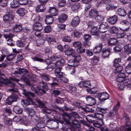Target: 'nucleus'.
<instances>
[{
	"instance_id": "obj_45",
	"label": "nucleus",
	"mask_w": 131,
	"mask_h": 131,
	"mask_svg": "<svg viewBox=\"0 0 131 131\" xmlns=\"http://www.w3.org/2000/svg\"><path fill=\"white\" fill-rule=\"evenodd\" d=\"M16 56V55L15 53L9 54L6 56V59L8 61H10L15 58Z\"/></svg>"
},
{
	"instance_id": "obj_36",
	"label": "nucleus",
	"mask_w": 131,
	"mask_h": 131,
	"mask_svg": "<svg viewBox=\"0 0 131 131\" xmlns=\"http://www.w3.org/2000/svg\"><path fill=\"white\" fill-rule=\"evenodd\" d=\"M26 12V10L24 8H21L18 9L16 11L17 13L21 16H24Z\"/></svg>"
},
{
	"instance_id": "obj_13",
	"label": "nucleus",
	"mask_w": 131,
	"mask_h": 131,
	"mask_svg": "<svg viewBox=\"0 0 131 131\" xmlns=\"http://www.w3.org/2000/svg\"><path fill=\"white\" fill-rule=\"evenodd\" d=\"M118 17L116 15H114L109 17L107 19L108 22L111 25H114L117 22Z\"/></svg>"
},
{
	"instance_id": "obj_2",
	"label": "nucleus",
	"mask_w": 131,
	"mask_h": 131,
	"mask_svg": "<svg viewBox=\"0 0 131 131\" xmlns=\"http://www.w3.org/2000/svg\"><path fill=\"white\" fill-rule=\"evenodd\" d=\"M22 93L28 98L27 100H21L22 102L24 104L29 105L32 103L31 100L29 97H35V96L34 94L31 92L27 91L25 89H22Z\"/></svg>"
},
{
	"instance_id": "obj_31",
	"label": "nucleus",
	"mask_w": 131,
	"mask_h": 131,
	"mask_svg": "<svg viewBox=\"0 0 131 131\" xmlns=\"http://www.w3.org/2000/svg\"><path fill=\"white\" fill-rule=\"evenodd\" d=\"M22 29V26L20 24L16 25L13 28V30L16 32H20Z\"/></svg>"
},
{
	"instance_id": "obj_49",
	"label": "nucleus",
	"mask_w": 131,
	"mask_h": 131,
	"mask_svg": "<svg viewBox=\"0 0 131 131\" xmlns=\"http://www.w3.org/2000/svg\"><path fill=\"white\" fill-rule=\"evenodd\" d=\"M4 123L8 126H9L12 124V121L9 118L6 117L4 119Z\"/></svg>"
},
{
	"instance_id": "obj_61",
	"label": "nucleus",
	"mask_w": 131,
	"mask_h": 131,
	"mask_svg": "<svg viewBox=\"0 0 131 131\" xmlns=\"http://www.w3.org/2000/svg\"><path fill=\"white\" fill-rule=\"evenodd\" d=\"M17 46L20 47H22L24 46V44L21 40H17L16 41Z\"/></svg>"
},
{
	"instance_id": "obj_14",
	"label": "nucleus",
	"mask_w": 131,
	"mask_h": 131,
	"mask_svg": "<svg viewBox=\"0 0 131 131\" xmlns=\"http://www.w3.org/2000/svg\"><path fill=\"white\" fill-rule=\"evenodd\" d=\"M85 98L89 104L88 105H89L91 106L95 104L96 103L95 99L89 96H88Z\"/></svg>"
},
{
	"instance_id": "obj_21",
	"label": "nucleus",
	"mask_w": 131,
	"mask_h": 131,
	"mask_svg": "<svg viewBox=\"0 0 131 131\" xmlns=\"http://www.w3.org/2000/svg\"><path fill=\"white\" fill-rule=\"evenodd\" d=\"M49 12L51 15L53 16H55L58 14V11L53 7H51L49 8Z\"/></svg>"
},
{
	"instance_id": "obj_63",
	"label": "nucleus",
	"mask_w": 131,
	"mask_h": 131,
	"mask_svg": "<svg viewBox=\"0 0 131 131\" xmlns=\"http://www.w3.org/2000/svg\"><path fill=\"white\" fill-rule=\"evenodd\" d=\"M72 45L75 47H78L81 46V43L80 41H75L73 42Z\"/></svg>"
},
{
	"instance_id": "obj_38",
	"label": "nucleus",
	"mask_w": 131,
	"mask_h": 131,
	"mask_svg": "<svg viewBox=\"0 0 131 131\" xmlns=\"http://www.w3.org/2000/svg\"><path fill=\"white\" fill-rule=\"evenodd\" d=\"M80 4L79 3H76L73 4L71 7L72 10L74 12L77 11L79 8Z\"/></svg>"
},
{
	"instance_id": "obj_1",
	"label": "nucleus",
	"mask_w": 131,
	"mask_h": 131,
	"mask_svg": "<svg viewBox=\"0 0 131 131\" xmlns=\"http://www.w3.org/2000/svg\"><path fill=\"white\" fill-rule=\"evenodd\" d=\"M14 74L15 76L17 77H19V75H21L23 76L21 78V80L25 81L27 85L32 86V84L30 83V81L27 78H30V76L28 71L26 69H22L19 70V71H15Z\"/></svg>"
},
{
	"instance_id": "obj_8",
	"label": "nucleus",
	"mask_w": 131,
	"mask_h": 131,
	"mask_svg": "<svg viewBox=\"0 0 131 131\" xmlns=\"http://www.w3.org/2000/svg\"><path fill=\"white\" fill-rule=\"evenodd\" d=\"M14 17V15L12 14H6L4 16L3 20L9 24L13 20Z\"/></svg>"
},
{
	"instance_id": "obj_39",
	"label": "nucleus",
	"mask_w": 131,
	"mask_h": 131,
	"mask_svg": "<svg viewBox=\"0 0 131 131\" xmlns=\"http://www.w3.org/2000/svg\"><path fill=\"white\" fill-rule=\"evenodd\" d=\"M56 63L57 66L59 67H61L63 66L65 63L64 60L63 59H62L58 61H57Z\"/></svg>"
},
{
	"instance_id": "obj_60",
	"label": "nucleus",
	"mask_w": 131,
	"mask_h": 131,
	"mask_svg": "<svg viewBox=\"0 0 131 131\" xmlns=\"http://www.w3.org/2000/svg\"><path fill=\"white\" fill-rule=\"evenodd\" d=\"M99 57L94 56L92 59V61L93 62V64H95L99 61Z\"/></svg>"
},
{
	"instance_id": "obj_32",
	"label": "nucleus",
	"mask_w": 131,
	"mask_h": 131,
	"mask_svg": "<svg viewBox=\"0 0 131 131\" xmlns=\"http://www.w3.org/2000/svg\"><path fill=\"white\" fill-rule=\"evenodd\" d=\"M19 6L18 1L16 0H13L10 3V7L11 8H15Z\"/></svg>"
},
{
	"instance_id": "obj_43",
	"label": "nucleus",
	"mask_w": 131,
	"mask_h": 131,
	"mask_svg": "<svg viewBox=\"0 0 131 131\" xmlns=\"http://www.w3.org/2000/svg\"><path fill=\"white\" fill-rule=\"evenodd\" d=\"M116 112L114 110H111L110 112V113L108 115V116L109 117L113 118L116 117Z\"/></svg>"
},
{
	"instance_id": "obj_46",
	"label": "nucleus",
	"mask_w": 131,
	"mask_h": 131,
	"mask_svg": "<svg viewBox=\"0 0 131 131\" xmlns=\"http://www.w3.org/2000/svg\"><path fill=\"white\" fill-rule=\"evenodd\" d=\"M66 25L64 24H60L58 25L57 27V30L60 31L62 30H63L65 29Z\"/></svg>"
},
{
	"instance_id": "obj_56",
	"label": "nucleus",
	"mask_w": 131,
	"mask_h": 131,
	"mask_svg": "<svg viewBox=\"0 0 131 131\" xmlns=\"http://www.w3.org/2000/svg\"><path fill=\"white\" fill-rule=\"evenodd\" d=\"M66 4L65 0H59L58 5L59 7L64 6Z\"/></svg>"
},
{
	"instance_id": "obj_7",
	"label": "nucleus",
	"mask_w": 131,
	"mask_h": 131,
	"mask_svg": "<svg viewBox=\"0 0 131 131\" xmlns=\"http://www.w3.org/2000/svg\"><path fill=\"white\" fill-rule=\"evenodd\" d=\"M109 95L106 92L101 93L98 96V98L102 101H103L109 98Z\"/></svg>"
},
{
	"instance_id": "obj_6",
	"label": "nucleus",
	"mask_w": 131,
	"mask_h": 131,
	"mask_svg": "<svg viewBox=\"0 0 131 131\" xmlns=\"http://www.w3.org/2000/svg\"><path fill=\"white\" fill-rule=\"evenodd\" d=\"M120 23L121 24L125 26L122 28H120L121 30L123 31H126L129 27L130 23L127 20H122L121 22Z\"/></svg>"
},
{
	"instance_id": "obj_15",
	"label": "nucleus",
	"mask_w": 131,
	"mask_h": 131,
	"mask_svg": "<svg viewBox=\"0 0 131 131\" xmlns=\"http://www.w3.org/2000/svg\"><path fill=\"white\" fill-rule=\"evenodd\" d=\"M98 13V11L96 9H92L90 11L89 14V17L91 18H95Z\"/></svg>"
},
{
	"instance_id": "obj_41",
	"label": "nucleus",
	"mask_w": 131,
	"mask_h": 131,
	"mask_svg": "<svg viewBox=\"0 0 131 131\" xmlns=\"http://www.w3.org/2000/svg\"><path fill=\"white\" fill-rule=\"evenodd\" d=\"M82 32L80 30H75L74 32V35L77 38H79L82 35Z\"/></svg>"
},
{
	"instance_id": "obj_51",
	"label": "nucleus",
	"mask_w": 131,
	"mask_h": 131,
	"mask_svg": "<svg viewBox=\"0 0 131 131\" xmlns=\"http://www.w3.org/2000/svg\"><path fill=\"white\" fill-rule=\"evenodd\" d=\"M10 79L13 81H15L17 82L18 84L19 85V86L21 88H23L24 87V84H21L19 83H18V82L19 81V80L15 78H10Z\"/></svg>"
},
{
	"instance_id": "obj_35",
	"label": "nucleus",
	"mask_w": 131,
	"mask_h": 131,
	"mask_svg": "<svg viewBox=\"0 0 131 131\" xmlns=\"http://www.w3.org/2000/svg\"><path fill=\"white\" fill-rule=\"evenodd\" d=\"M125 52L127 54L131 53V45H126L124 47Z\"/></svg>"
},
{
	"instance_id": "obj_11",
	"label": "nucleus",
	"mask_w": 131,
	"mask_h": 131,
	"mask_svg": "<svg viewBox=\"0 0 131 131\" xmlns=\"http://www.w3.org/2000/svg\"><path fill=\"white\" fill-rule=\"evenodd\" d=\"M17 98V96L14 95H12L6 99V104L10 105L13 102L16 101Z\"/></svg>"
},
{
	"instance_id": "obj_59",
	"label": "nucleus",
	"mask_w": 131,
	"mask_h": 131,
	"mask_svg": "<svg viewBox=\"0 0 131 131\" xmlns=\"http://www.w3.org/2000/svg\"><path fill=\"white\" fill-rule=\"evenodd\" d=\"M83 38L85 41H87L91 39V36L89 35L85 34Z\"/></svg>"
},
{
	"instance_id": "obj_3",
	"label": "nucleus",
	"mask_w": 131,
	"mask_h": 131,
	"mask_svg": "<svg viewBox=\"0 0 131 131\" xmlns=\"http://www.w3.org/2000/svg\"><path fill=\"white\" fill-rule=\"evenodd\" d=\"M10 87H13L15 85V83H12L8 79H4L0 78V86H2L3 84Z\"/></svg>"
},
{
	"instance_id": "obj_40",
	"label": "nucleus",
	"mask_w": 131,
	"mask_h": 131,
	"mask_svg": "<svg viewBox=\"0 0 131 131\" xmlns=\"http://www.w3.org/2000/svg\"><path fill=\"white\" fill-rule=\"evenodd\" d=\"M117 40L116 39L114 38H111L108 42V45L111 46L114 45L117 43Z\"/></svg>"
},
{
	"instance_id": "obj_30",
	"label": "nucleus",
	"mask_w": 131,
	"mask_h": 131,
	"mask_svg": "<svg viewBox=\"0 0 131 131\" xmlns=\"http://www.w3.org/2000/svg\"><path fill=\"white\" fill-rule=\"evenodd\" d=\"M90 34L92 35L98 36L99 33L97 27H93L91 30Z\"/></svg>"
},
{
	"instance_id": "obj_55",
	"label": "nucleus",
	"mask_w": 131,
	"mask_h": 131,
	"mask_svg": "<svg viewBox=\"0 0 131 131\" xmlns=\"http://www.w3.org/2000/svg\"><path fill=\"white\" fill-rule=\"evenodd\" d=\"M41 78L43 80L48 81L50 80V77L47 74H44L42 75Z\"/></svg>"
},
{
	"instance_id": "obj_19",
	"label": "nucleus",
	"mask_w": 131,
	"mask_h": 131,
	"mask_svg": "<svg viewBox=\"0 0 131 131\" xmlns=\"http://www.w3.org/2000/svg\"><path fill=\"white\" fill-rule=\"evenodd\" d=\"M36 100L39 105V107L42 108V110L44 112H47V108L44 104L38 99H36Z\"/></svg>"
},
{
	"instance_id": "obj_42",
	"label": "nucleus",
	"mask_w": 131,
	"mask_h": 131,
	"mask_svg": "<svg viewBox=\"0 0 131 131\" xmlns=\"http://www.w3.org/2000/svg\"><path fill=\"white\" fill-rule=\"evenodd\" d=\"M126 73L127 74H128V75H131V63H129L128 65L126 66Z\"/></svg>"
},
{
	"instance_id": "obj_20",
	"label": "nucleus",
	"mask_w": 131,
	"mask_h": 131,
	"mask_svg": "<svg viewBox=\"0 0 131 131\" xmlns=\"http://www.w3.org/2000/svg\"><path fill=\"white\" fill-rule=\"evenodd\" d=\"M102 48V44L100 43L96 45L94 48L93 51L94 53H97L100 52Z\"/></svg>"
},
{
	"instance_id": "obj_26",
	"label": "nucleus",
	"mask_w": 131,
	"mask_h": 131,
	"mask_svg": "<svg viewBox=\"0 0 131 131\" xmlns=\"http://www.w3.org/2000/svg\"><path fill=\"white\" fill-rule=\"evenodd\" d=\"M68 64L69 66L75 67L78 66L79 63H78V61H75L74 59H71L68 61Z\"/></svg>"
},
{
	"instance_id": "obj_10",
	"label": "nucleus",
	"mask_w": 131,
	"mask_h": 131,
	"mask_svg": "<svg viewBox=\"0 0 131 131\" xmlns=\"http://www.w3.org/2000/svg\"><path fill=\"white\" fill-rule=\"evenodd\" d=\"M25 120L23 117V118L22 119L21 117L19 116H15L13 118V121L14 122H19V123H23L24 124H26L27 122V121L26 119L25 116L24 117Z\"/></svg>"
},
{
	"instance_id": "obj_22",
	"label": "nucleus",
	"mask_w": 131,
	"mask_h": 131,
	"mask_svg": "<svg viewBox=\"0 0 131 131\" xmlns=\"http://www.w3.org/2000/svg\"><path fill=\"white\" fill-rule=\"evenodd\" d=\"M29 117L35 124L37 123L38 121H40V118L38 117L35 114H33V115H30Z\"/></svg>"
},
{
	"instance_id": "obj_47",
	"label": "nucleus",
	"mask_w": 131,
	"mask_h": 131,
	"mask_svg": "<svg viewBox=\"0 0 131 131\" xmlns=\"http://www.w3.org/2000/svg\"><path fill=\"white\" fill-rule=\"evenodd\" d=\"M68 88L73 93H74L76 92L77 89L74 86H72L71 84H69L67 85Z\"/></svg>"
},
{
	"instance_id": "obj_57",
	"label": "nucleus",
	"mask_w": 131,
	"mask_h": 131,
	"mask_svg": "<svg viewBox=\"0 0 131 131\" xmlns=\"http://www.w3.org/2000/svg\"><path fill=\"white\" fill-rule=\"evenodd\" d=\"M115 67L116 68L115 73H118L120 72L122 70V67L120 65H119V66H115Z\"/></svg>"
},
{
	"instance_id": "obj_58",
	"label": "nucleus",
	"mask_w": 131,
	"mask_h": 131,
	"mask_svg": "<svg viewBox=\"0 0 131 131\" xmlns=\"http://www.w3.org/2000/svg\"><path fill=\"white\" fill-rule=\"evenodd\" d=\"M121 59L119 58L115 59L114 61V66L115 67L117 66H119L120 65L119 63L120 62Z\"/></svg>"
},
{
	"instance_id": "obj_5",
	"label": "nucleus",
	"mask_w": 131,
	"mask_h": 131,
	"mask_svg": "<svg viewBox=\"0 0 131 131\" xmlns=\"http://www.w3.org/2000/svg\"><path fill=\"white\" fill-rule=\"evenodd\" d=\"M111 50V48L108 46L103 48L102 51V57L104 58L107 57L110 54Z\"/></svg>"
},
{
	"instance_id": "obj_18",
	"label": "nucleus",
	"mask_w": 131,
	"mask_h": 131,
	"mask_svg": "<svg viewBox=\"0 0 131 131\" xmlns=\"http://www.w3.org/2000/svg\"><path fill=\"white\" fill-rule=\"evenodd\" d=\"M79 18L78 16H77L74 17L71 20V24L73 27H75L79 25Z\"/></svg>"
},
{
	"instance_id": "obj_9",
	"label": "nucleus",
	"mask_w": 131,
	"mask_h": 131,
	"mask_svg": "<svg viewBox=\"0 0 131 131\" xmlns=\"http://www.w3.org/2000/svg\"><path fill=\"white\" fill-rule=\"evenodd\" d=\"M91 117V115H88L85 117V118L88 121L92 123L94 127L97 128H100L101 127V125L97 122H95L94 120H92L91 118H89V117Z\"/></svg>"
},
{
	"instance_id": "obj_24",
	"label": "nucleus",
	"mask_w": 131,
	"mask_h": 131,
	"mask_svg": "<svg viewBox=\"0 0 131 131\" xmlns=\"http://www.w3.org/2000/svg\"><path fill=\"white\" fill-rule=\"evenodd\" d=\"M3 30L4 31L3 33H4V36L5 38L6 39L9 38H11L13 37V35L11 34H10L9 33V34H5V33L6 32H9L10 29L9 28H6L3 29Z\"/></svg>"
},
{
	"instance_id": "obj_27",
	"label": "nucleus",
	"mask_w": 131,
	"mask_h": 131,
	"mask_svg": "<svg viewBox=\"0 0 131 131\" xmlns=\"http://www.w3.org/2000/svg\"><path fill=\"white\" fill-rule=\"evenodd\" d=\"M64 52L65 54L69 57H73L75 54L74 50L72 48L67 51H66Z\"/></svg>"
},
{
	"instance_id": "obj_12",
	"label": "nucleus",
	"mask_w": 131,
	"mask_h": 131,
	"mask_svg": "<svg viewBox=\"0 0 131 131\" xmlns=\"http://www.w3.org/2000/svg\"><path fill=\"white\" fill-rule=\"evenodd\" d=\"M33 27L34 29L37 31H40L43 28L42 24L38 22L34 23Z\"/></svg>"
},
{
	"instance_id": "obj_28",
	"label": "nucleus",
	"mask_w": 131,
	"mask_h": 131,
	"mask_svg": "<svg viewBox=\"0 0 131 131\" xmlns=\"http://www.w3.org/2000/svg\"><path fill=\"white\" fill-rule=\"evenodd\" d=\"M116 13L118 15L121 16H124L126 15V12L125 10L121 8L117 9Z\"/></svg>"
},
{
	"instance_id": "obj_34",
	"label": "nucleus",
	"mask_w": 131,
	"mask_h": 131,
	"mask_svg": "<svg viewBox=\"0 0 131 131\" xmlns=\"http://www.w3.org/2000/svg\"><path fill=\"white\" fill-rule=\"evenodd\" d=\"M72 126L75 128H78L80 127V123L78 120L74 119L72 121Z\"/></svg>"
},
{
	"instance_id": "obj_17",
	"label": "nucleus",
	"mask_w": 131,
	"mask_h": 131,
	"mask_svg": "<svg viewBox=\"0 0 131 131\" xmlns=\"http://www.w3.org/2000/svg\"><path fill=\"white\" fill-rule=\"evenodd\" d=\"M46 8L45 5L44 4H40L37 5L36 7V11L37 13L43 12Z\"/></svg>"
},
{
	"instance_id": "obj_16",
	"label": "nucleus",
	"mask_w": 131,
	"mask_h": 131,
	"mask_svg": "<svg viewBox=\"0 0 131 131\" xmlns=\"http://www.w3.org/2000/svg\"><path fill=\"white\" fill-rule=\"evenodd\" d=\"M78 85L80 87H90L91 86V83L89 81H81L78 84Z\"/></svg>"
},
{
	"instance_id": "obj_33",
	"label": "nucleus",
	"mask_w": 131,
	"mask_h": 131,
	"mask_svg": "<svg viewBox=\"0 0 131 131\" xmlns=\"http://www.w3.org/2000/svg\"><path fill=\"white\" fill-rule=\"evenodd\" d=\"M91 117H89L90 118L93 117L95 119L97 118V119H102L103 118V114L99 113H95L94 115L93 116H92Z\"/></svg>"
},
{
	"instance_id": "obj_53",
	"label": "nucleus",
	"mask_w": 131,
	"mask_h": 131,
	"mask_svg": "<svg viewBox=\"0 0 131 131\" xmlns=\"http://www.w3.org/2000/svg\"><path fill=\"white\" fill-rule=\"evenodd\" d=\"M78 52L80 53H83L85 52V50L84 48L81 46L78 47L77 49Z\"/></svg>"
},
{
	"instance_id": "obj_23",
	"label": "nucleus",
	"mask_w": 131,
	"mask_h": 131,
	"mask_svg": "<svg viewBox=\"0 0 131 131\" xmlns=\"http://www.w3.org/2000/svg\"><path fill=\"white\" fill-rule=\"evenodd\" d=\"M67 18V15L63 14L60 15L58 19L60 22L63 23L66 20Z\"/></svg>"
},
{
	"instance_id": "obj_25",
	"label": "nucleus",
	"mask_w": 131,
	"mask_h": 131,
	"mask_svg": "<svg viewBox=\"0 0 131 131\" xmlns=\"http://www.w3.org/2000/svg\"><path fill=\"white\" fill-rule=\"evenodd\" d=\"M13 110L17 114H21L23 112L22 109L18 106L14 107Z\"/></svg>"
},
{
	"instance_id": "obj_48",
	"label": "nucleus",
	"mask_w": 131,
	"mask_h": 131,
	"mask_svg": "<svg viewBox=\"0 0 131 131\" xmlns=\"http://www.w3.org/2000/svg\"><path fill=\"white\" fill-rule=\"evenodd\" d=\"M95 18L98 22H101L103 21L104 19L103 17L101 15H98V14Z\"/></svg>"
},
{
	"instance_id": "obj_54",
	"label": "nucleus",
	"mask_w": 131,
	"mask_h": 131,
	"mask_svg": "<svg viewBox=\"0 0 131 131\" xmlns=\"http://www.w3.org/2000/svg\"><path fill=\"white\" fill-rule=\"evenodd\" d=\"M98 89L96 87L92 88L89 90V92L91 94H95L98 91Z\"/></svg>"
},
{
	"instance_id": "obj_64",
	"label": "nucleus",
	"mask_w": 131,
	"mask_h": 131,
	"mask_svg": "<svg viewBox=\"0 0 131 131\" xmlns=\"http://www.w3.org/2000/svg\"><path fill=\"white\" fill-rule=\"evenodd\" d=\"M32 18L35 23L38 21L40 19V16L37 15H34L32 17Z\"/></svg>"
},
{
	"instance_id": "obj_37",
	"label": "nucleus",
	"mask_w": 131,
	"mask_h": 131,
	"mask_svg": "<svg viewBox=\"0 0 131 131\" xmlns=\"http://www.w3.org/2000/svg\"><path fill=\"white\" fill-rule=\"evenodd\" d=\"M129 79L117 77L116 78V80L117 81L119 82H123L124 83H126L128 82Z\"/></svg>"
},
{
	"instance_id": "obj_4",
	"label": "nucleus",
	"mask_w": 131,
	"mask_h": 131,
	"mask_svg": "<svg viewBox=\"0 0 131 131\" xmlns=\"http://www.w3.org/2000/svg\"><path fill=\"white\" fill-rule=\"evenodd\" d=\"M108 24L105 22L103 23L100 25L99 27V31L101 33L106 32L108 29Z\"/></svg>"
},
{
	"instance_id": "obj_62",
	"label": "nucleus",
	"mask_w": 131,
	"mask_h": 131,
	"mask_svg": "<svg viewBox=\"0 0 131 131\" xmlns=\"http://www.w3.org/2000/svg\"><path fill=\"white\" fill-rule=\"evenodd\" d=\"M40 121H38L37 123H36L35 124L39 128H42L45 126V124L43 123L39 122Z\"/></svg>"
},
{
	"instance_id": "obj_44",
	"label": "nucleus",
	"mask_w": 131,
	"mask_h": 131,
	"mask_svg": "<svg viewBox=\"0 0 131 131\" xmlns=\"http://www.w3.org/2000/svg\"><path fill=\"white\" fill-rule=\"evenodd\" d=\"M119 31L117 28L115 26L112 27L110 29V32L112 34L117 33Z\"/></svg>"
},
{
	"instance_id": "obj_50",
	"label": "nucleus",
	"mask_w": 131,
	"mask_h": 131,
	"mask_svg": "<svg viewBox=\"0 0 131 131\" xmlns=\"http://www.w3.org/2000/svg\"><path fill=\"white\" fill-rule=\"evenodd\" d=\"M47 40L50 43L52 44L56 42L55 39L51 37L48 36H47Z\"/></svg>"
},
{
	"instance_id": "obj_29",
	"label": "nucleus",
	"mask_w": 131,
	"mask_h": 131,
	"mask_svg": "<svg viewBox=\"0 0 131 131\" xmlns=\"http://www.w3.org/2000/svg\"><path fill=\"white\" fill-rule=\"evenodd\" d=\"M53 18L52 16L50 15H47L45 21L47 24H50L53 22Z\"/></svg>"
},
{
	"instance_id": "obj_52",
	"label": "nucleus",
	"mask_w": 131,
	"mask_h": 131,
	"mask_svg": "<svg viewBox=\"0 0 131 131\" xmlns=\"http://www.w3.org/2000/svg\"><path fill=\"white\" fill-rule=\"evenodd\" d=\"M56 63H50L48 66L47 68L48 69L51 68L52 69H54L56 68L57 66Z\"/></svg>"
}]
</instances>
